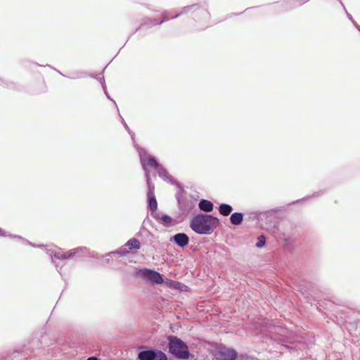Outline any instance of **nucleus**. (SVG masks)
<instances>
[{
  "label": "nucleus",
  "instance_id": "26",
  "mask_svg": "<svg viewBox=\"0 0 360 360\" xmlns=\"http://www.w3.org/2000/svg\"><path fill=\"white\" fill-rule=\"evenodd\" d=\"M114 255H118L120 256H125L129 253L125 246H122L116 250L112 251Z\"/></svg>",
  "mask_w": 360,
  "mask_h": 360
},
{
  "label": "nucleus",
  "instance_id": "32",
  "mask_svg": "<svg viewBox=\"0 0 360 360\" xmlns=\"http://www.w3.org/2000/svg\"><path fill=\"white\" fill-rule=\"evenodd\" d=\"M127 132L129 134V135L131 136V140L133 141L134 146L135 147V148L138 151V148H141V147L136 143V142L135 141V134L131 129H129V131H127Z\"/></svg>",
  "mask_w": 360,
  "mask_h": 360
},
{
  "label": "nucleus",
  "instance_id": "15",
  "mask_svg": "<svg viewBox=\"0 0 360 360\" xmlns=\"http://www.w3.org/2000/svg\"><path fill=\"white\" fill-rule=\"evenodd\" d=\"M50 255L53 259H56L59 260H65V259H70L73 258L72 252L70 250L65 252H60L56 251H52L50 250Z\"/></svg>",
  "mask_w": 360,
  "mask_h": 360
},
{
  "label": "nucleus",
  "instance_id": "45",
  "mask_svg": "<svg viewBox=\"0 0 360 360\" xmlns=\"http://www.w3.org/2000/svg\"><path fill=\"white\" fill-rule=\"evenodd\" d=\"M25 352V351H22V356H25V354H24Z\"/></svg>",
  "mask_w": 360,
  "mask_h": 360
},
{
  "label": "nucleus",
  "instance_id": "39",
  "mask_svg": "<svg viewBox=\"0 0 360 360\" xmlns=\"http://www.w3.org/2000/svg\"><path fill=\"white\" fill-rule=\"evenodd\" d=\"M86 360H99V359L96 356H90V357L87 358Z\"/></svg>",
  "mask_w": 360,
  "mask_h": 360
},
{
  "label": "nucleus",
  "instance_id": "5",
  "mask_svg": "<svg viewBox=\"0 0 360 360\" xmlns=\"http://www.w3.org/2000/svg\"><path fill=\"white\" fill-rule=\"evenodd\" d=\"M147 164L149 165V167H153L158 171V176L162 179H163L165 181H167L172 185L176 186L179 188H180L181 193L184 192V189L181 185V184L169 174L167 169L158 162L155 156L148 155Z\"/></svg>",
  "mask_w": 360,
  "mask_h": 360
},
{
  "label": "nucleus",
  "instance_id": "19",
  "mask_svg": "<svg viewBox=\"0 0 360 360\" xmlns=\"http://www.w3.org/2000/svg\"><path fill=\"white\" fill-rule=\"evenodd\" d=\"M165 283L169 288L175 290H183L184 288H186V285H185L184 283L172 279H167Z\"/></svg>",
  "mask_w": 360,
  "mask_h": 360
},
{
  "label": "nucleus",
  "instance_id": "30",
  "mask_svg": "<svg viewBox=\"0 0 360 360\" xmlns=\"http://www.w3.org/2000/svg\"><path fill=\"white\" fill-rule=\"evenodd\" d=\"M1 80V85H3L4 86L8 88V89H13L15 87V84L13 82H9V81H7V80H4L2 79H0Z\"/></svg>",
  "mask_w": 360,
  "mask_h": 360
},
{
  "label": "nucleus",
  "instance_id": "41",
  "mask_svg": "<svg viewBox=\"0 0 360 360\" xmlns=\"http://www.w3.org/2000/svg\"><path fill=\"white\" fill-rule=\"evenodd\" d=\"M147 8H148V9L152 10V8L149 6V5H147ZM153 11H157V12L159 11V10H155V9H153Z\"/></svg>",
  "mask_w": 360,
  "mask_h": 360
},
{
  "label": "nucleus",
  "instance_id": "37",
  "mask_svg": "<svg viewBox=\"0 0 360 360\" xmlns=\"http://www.w3.org/2000/svg\"><path fill=\"white\" fill-rule=\"evenodd\" d=\"M283 240H285V245H288L290 242V238L287 237L285 234H283Z\"/></svg>",
  "mask_w": 360,
  "mask_h": 360
},
{
  "label": "nucleus",
  "instance_id": "31",
  "mask_svg": "<svg viewBox=\"0 0 360 360\" xmlns=\"http://www.w3.org/2000/svg\"><path fill=\"white\" fill-rule=\"evenodd\" d=\"M338 1L340 2V5L342 6V7L343 8V9H344V11H345V13L347 15V17L352 22V24H354V22H356V21L354 20V18L352 16V15L347 12V11L345 6H344L343 3L342 2V1L341 0H338Z\"/></svg>",
  "mask_w": 360,
  "mask_h": 360
},
{
  "label": "nucleus",
  "instance_id": "13",
  "mask_svg": "<svg viewBox=\"0 0 360 360\" xmlns=\"http://www.w3.org/2000/svg\"><path fill=\"white\" fill-rule=\"evenodd\" d=\"M147 202L148 207L151 211V216H153V214L157 213L158 210V202L155 195V188L148 189Z\"/></svg>",
  "mask_w": 360,
  "mask_h": 360
},
{
  "label": "nucleus",
  "instance_id": "46",
  "mask_svg": "<svg viewBox=\"0 0 360 360\" xmlns=\"http://www.w3.org/2000/svg\"><path fill=\"white\" fill-rule=\"evenodd\" d=\"M105 68H106V67H105V68H103V72H102L101 74H103V72H104V70H105Z\"/></svg>",
  "mask_w": 360,
  "mask_h": 360
},
{
  "label": "nucleus",
  "instance_id": "8",
  "mask_svg": "<svg viewBox=\"0 0 360 360\" xmlns=\"http://www.w3.org/2000/svg\"><path fill=\"white\" fill-rule=\"evenodd\" d=\"M214 357L216 360H236L238 358V353L232 347L221 345L216 348Z\"/></svg>",
  "mask_w": 360,
  "mask_h": 360
},
{
  "label": "nucleus",
  "instance_id": "4",
  "mask_svg": "<svg viewBox=\"0 0 360 360\" xmlns=\"http://www.w3.org/2000/svg\"><path fill=\"white\" fill-rule=\"evenodd\" d=\"M190 11H192L193 18L196 22L206 23L211 18L210 13L206 8L200 4H194L184 6L180 12L172 16L171 18H177Z\"/></svg>",
  "mask_w": 360,
  "mask_h": 360
},
{
  "label": "nucleus",
  "instance_id": "11",
  "mask_svg": "<svg viewBox=\"0 0 360 360\" xmlns=\"http://www.w3.org/2000/svg\"><path fill=\"white\" fill-rule=\"evenodd\" d=\"M189 237L185 233H178L170 237L169 241L178 247L184 248L189 243Z\"/></svg>",
  "mask_w": 360,
  "mask_h": 360
},
{
  "label": "nucleus",
  "instance_id": "17",
  "mask_svg": "<svg viewBox=\"0 0 360 360\" xmlns=\"http://www.w3.org/2000/svg\"><path fill=\"white\" fill-rule=\"evenodd\" d=\"M198 207L201 211L207 213L213 210L214 205L209 200L201 199L198 202Z\"/></svg>",
  "mask_w": 360,
  "mask_h": 360
},
{
  "label": "nucleus",
  "instance_id": "43",
  "mask_svg": "<svg viewBox=\"0 0 360 360\" xmlns=\"http://www.w3.org/2000/svg\"><path fill=\"white\" fill-rule=\"evenodd\" d=\"M250 8H246V9H245V11H244L243 12L247 11L248 10H249V9H250Z\"/></svg>",
  "mask_w": 360,
  "mask_h": 360
},
{
  "label": "nucleus",
  "instance_id": "27",
  "mask_svg": "<svg viewBox=\"0 0 360 360\" xmlns=\"http://www.w3.org/2000/svg\"><path fill=\"white\" fill-rule=\"evenodd\" d=\"M88 77L95 78L97 81H98L102 86L103 90H105V79L103 77H101L100 76L95 75L94 74H89Z\"/></svg>",
  "mask_w": 360,
  "mask_h": 360
},
{
  "label": "nucleus",
  "instance_id": "16",
  "mask_svg": "<svg viewBox=\"0 0 360 360\" xmlns=\"http://www.w3.org/2000/svg\"><path fill=\"white\" fill-rule=\"evenodd\" d=\"M230 222L234 226H239L242 224L244 219V214L240 212H236L230 214Z\"/></svg>",
  "mask_w": 360,
  "mask_h": 360
},
{
  "label": "nucleus",
  "instance_id": "34",
  "mask_svg": "<svg viewBox=\"0 0 360 360\" xmlns=\"http://www.w3.org/2000/svg\"><path fill=\"white\" fill-rule=\"evenodd\" d=\"M112 255H114V254L112 253V252H110L106 253L105 255L103 256L105 258V260L107 264H108L110 262V261L111 260Z\"/></svg>",
  "mask_w": 360,
  "mask_h": 360
},
{
  "label": "nucleus",
  "instance_id": "23",
  "mask_svg": "<svg viewBox=\"0 0 360 360\" xmlns=\"http://www.w3.org/2000/svg\"><path fill=\"white\" fill-rule=\"evenodd\" d=\"M72 257H79L82 255H86L88 253V249L86 247L84 246H80L77 247L76 248L70 250Z\"/></svg>",
  "mask_w": 360,
  "mask_h": 360
},
{
  "label": "nucleus",
  "instance_id": "21",
  "mask_svg": "<svg viewBox=\"0 0 360 360\" xmlns=\"http://www.w3.org/2000/svg\"><path fill=\"white\" fill-rule=\"evenodd\" d=\"M0 236H8V237H11V238H19V239H21V240H25L28 245H31V246H33V247H42L43 245H36L35 244L32 243V242H30L28 241L27 240H25L24 238H22L21 236H18V235H13V234H11V233H7L4 229H2L1 228H0Z\"/></svg>",
  "mask_w": 360,
  "mask_h": 360
},
{
  "label": "nucleus",
  "instance_id": "29",
  "mask_svg": "<svg viewBox=\"0 0 360 360\" xmlns=\"http://www.w3.org/2000/svg\"><path fill=\"white\" fill-rule=\"evenodd\" d=\"M136 236H144L145 237H152L153 235L151 233L146 229L143 228L139 232L136 233Z\"/></svg>",
  "mask_w": 360,
  "mask_h": 360
},
{
  "label": "nucleus",
  "instance_id": "20",
  "mask_svg": "<svg viewBox=\"0 0 360 360\" xmlns=\"http://www.w3.org/2000/svg\"><path fill=\"white\" fill-rule=\"evenodd\" d=\"M125 247H128L130 250H137L140 249L141 245L138 239L133 238L129 239L124 245Z\"/></svg>",
  "mask_w": 360,
  "mask_h": 360
},
{
  "label": "nucleus",
  "instance_id": "18",
  "mask_svg": "<svg viewBox=\"0 0 360 360\" xmlns=\"http://www.w3.org/2000/svg\"><path fill=\"white\" fill-rule=\"evenodd\" d=\"M220 214L224 217L229 216L233 211V207L231 205L227 203H220L218 207Z\"/></svg>",
  "mask_w": 360,
  "mask_h": 360
},
{
  "label": "nucleus",
  "instance_id": "14",
  "mask_svg": "<svg viewBox=\"0 0 360 360\" xmlns=\"http://www.w3.org/2000/svg\"><path fill=\"white\" fill-rule=\"evenodd\" d=\"M155 25H160L159 21L158 20L157 18L144 17L141 20V25L136 29V30L134 31V33L141 30L145 26L147 27L148 28H150Z\"/></svg>",
  "mask_w": 360,
  "mask_h": 360
},
{
  "label": "nucleus",
  "instance_id": "35",
  "mask_svg": "<svg viewBox=\"0 0 360 360\" xmlns=\"http://www.w3.org/2000/svg\"><path fill=\"white\" fill-rule=\"evenodd\" d=\"M120 119H121V122L123 124L124 129L127 131H129L130 129H129V126L127 125V124L126 123V122L124 121V118L120 115Z\"/></svg>",
  "mask_w": 360,
  "mask_h": 360
},
{
  "label": "nucleus",
  "instance_id": "38",
  "mask_svg": "<svg viewBox=\"0 0 360 360\" xmlns=\"http://www.w3.org/2000/svg\"><path fill=\"white\" fill-rule=\"evenodd\" d=\"M354 26L356 28L358 31L360 32V25L356 23V22H354Z\"/></svg>",
  "mask_w": 360,
  "mask_h": 360
},
{
  "label": "nucleus",
  "instance_id": "3",
  "mask_svg": "<svg viewBox=\"0 0 360 360\" xmlns=\"http://www.w3.org/2000/svg\"><path fill=\"white\" fill-rule=\"evenodd\" d=\"M168 352L176 359L188 360L191 354L187 344L176 335L167 337Z\"/></svg>",
  "mask_w": 360,
  "mask_h": 360
},
{
  "label": "nucleus",
  "instance_id": "7",
  "mask_svg": "<svg viewBox=\"0 0 360 360\" xmlns=\"http://www.w3.org/2000/svg\"><path fill=\"white\" fill-rule=\"evenodd\" d=\"M138 360H168L162 351L148 346H141L137 356Z\"/></svg>",
  "mask_w": 360,
  "mask_h": 360
},
{
  "label": "nucleus",
  "instance_id": "25",
  "mask_svg": "<svg viewBox=\"0 0 360 360\" xmlns=\"http://www.w3.org/2000/svg\"><path fill=\"white\" fill-rule=\"evenodd\" d=\"M266 241V238L264 236V235H263V234L260 235L259 236L257 237L255 246L257 248H264L265 246Z\"/></svg>",
  "mask_w": 360,
  "mask_h": 360
},
{
  "label": "nucleus",
  "instance_id": "1",
  "mask_svg": "<svg viewBox=\"0 0 360 360\" xmlns=\"http://www.w3.org/2000/svg\"><path fill=\"white\" fill-rule=\"evenodd\" d=\"M257 330L263 341L270 340L289 349H294L293 345L298 342L297 336L273 320L263 319L257 323Z\"/></svg>",
  "mask_w": 360,
  "mask_h": 360
},
{
  "label": "nucleus",
  "instance_id": "28",
  "mask_svg": "<svg viewBox=\"0 0 360 360\" xmlns=\"http://www.w3.org/2000/svg\"><path fill=\"white\" fill-rule=\"evenodd\" d=\"M171 19V17L168 15L167 11L165 10L162 13L161 18L160 20L159 21V25H162L165 22H167Z\"/></svg>",
  "mask_w": 360,
  "mask_h": 360
},
{
  "label": "nucleus",
  "instance_id": "24",
  "mask_svg": "<svg viewBox=\"0 0 360 360\" xmlns=\"http://www.w3.org/2000/svg\"><path fill=\"white\" fill-rule=\"evenodd\" d=\"M57 72H58L60 75H62L63 77H68L70 79H80V78H83V77H88L89 74H87L86 72H75L73 74V75L72 76H67V75H65L64 74H63L60 71L53 68Z\"/></svg>",
  "mask_w": 360,
  "mask_h": 360
},
{
  "label": "nucleus",
  "instance_id": "44",
  "mask_svg": "<svg viewBox=\"0 0 360 360\" xmlns=\"http://www.w3.org/2000/svg\"><path fill=\"white\" fill-rule=\"evenodd\" d=\"M252 214H254V217L257 216V214L255 212H252Z\"/></svg>",
  "mask_w": 360,
  "mask_h": 360
},
{
  "label": "nucleus",
  "instance_id": "40",
  "mask_svg": "<svg viewBox=\"0 0 360 360\" xmlns=\"http://www.w3.org/2000/svg\"><path fill=\"white\" fill-rule=\"evenodd\" d=\"M309 198V196L307 197V198ZM304 199H306V198H302V199H300V200H304ZM298 201H300V200H297L296 201H292V202L291 204H294V203H295V202H297Z\"/></svg>",
  "mask_w": 360,
  "mask_h": 360
},
{
  "label": "nucleus",
  "instance_id": "42",
  "mask_svg": "<svg viewBox=\"0 0 360 360\" xmlns=\"http://www.w3.org/2000/svg\"><path fill=\"white\" fill-rule=\"evenodd\" d=\"M319 192H316L314 193L312 196L315 197V196H319Z\"/></svg>",
  "mask_w": 360,
  "mask_h": 360
},
{
  "label": "nucleus",
  "instance_id": "6",
  "mask_svg": "<svg viewBox=\"0 0 360 360\" xmlns=\"http://www.w3.org/2000/svg\"><path fill=\"white\" fill-rule=\"evenodd\" d=\"M133 276L141 278L145 281L152 284H161L163 283V276L157 271L148 268H136Z\"/></svg>",
  "mask_w": 360,
  "mask_h": 360
},
{
  "label": "nucleus",
  "instance_id": "47",
  "mask_svg": "<svg viewBox=\"0 0 360 360\" xmlns=\"http://www.w3.org/2000/svg\"><path fill=\"white\" fill-rule=\"evenodd\" d=\"M48 67H50L51 68H53L50 65H46Z\"/></svg>",
  "mask_w": 360,
  "mask_h": 360
},
{
  "label": "nucleus",
  "instance_id": "33",
  "mask_svg": "<svg viewBox=\"0 0 360 360\" xmlns=\"http://www.w3.org/2000/svg\"><path fill=\"white\" fill-rule=\"evenodd\" d=\"M20 354V352L18 350H14L12 353L7 354V358L10 360H14Z\"/></svg>",
  "mask_w": 360,
  "mask_h": 360
},
{
  "label": "nucleus",
  "instance_id": "12",
  "mask_svg": "<svg viewBox=\"0 0 360 360\" xmlns=\"http://www.w3.org/2000/svg\"><path fill=\"white\" fill-rule=\"evenodd\" d=\"M157 221L163 224L165 227H171L176 224L175 220L168 214H160V213H154L152 216Z\"/></svg>",
  "mask_w": 360,
  "mask_h": 360
},
{
  "label": "nucleus",
  "instance_id": "22",
  "mask_svg": "<svg viewBox=\"0 0 360 360\" xmlns=\"http://www.w3.org/2000/svg\"><path fill=\"white\" fill-rule=\"evenodd\" d=\"M297 0H283L282 5L286 10H292L295 8L300 6Z\"/></svg>",
  "mask_w": 360,
  "mask_h": 360
},
{
  "label": "nucleus",
  "instance_id": "9",
  "mask_svg": "<svg viewBox=\"0 0 360 360\" xmlns=\"http://www.w3.org/2000/svg\"><path fill=\"white\" fill-rule=\"evenodd\" d=\"M138 153H139V155L140 162H141L142 169H143V170L144 171V173H145V176H146V184H147L148 189L152 188H155V185L152 182L150 171H149V169L148 168V166H149V165L147 164V157H148L147 156V152H146V150L144 148H138Z\"/></svg>",
  "mask_w": 360,
  "mask_h": 360
},
{
  "label": "nucleus",
  "instance_id": "10",
  "mask_svg": "<svg viewBox=\"0 0 360 360\" xmlns=\"http://www.w3.org/2000/svg\"><path fill=\"white\" fill-rule=\"evenodd\" d=\"M183 193H181L180 188L176 193V199L178 202L179 209L183 214H188L194 207L195 204L191 200L182 197Z\"/></svg>",
  "mask_w": 360,
  "mask_h": 360
},
{
  "label": "nucleus",
  "instance_id": "2",
  "mask_svg": "<svg viewBox=\"0 0 360 360\" xmlns=\"http://www.w3.org/2000/svg\"><path fill=\"white\" fill-rule=\"evenodd\" d=\"M219 225V219L202 212L194 214L189 221L191 229L198 235H210Z\"/></svg>",
  "mask_w": 360,
  "mask_h": 360
},
{
  "label": "nucleus",
  "instance_id": "36",
  "mask_svg": "<svg viewBox=\"0 0 360 360\" xmlns=\"http://www.w3.org/2000/svg\"><path fill=\"white\" fill-rule=\"evenodd\" d=\"M103 91H104V93H105V96H107V98H108L109 100L112 101V102L116 105L115 101L114 100H112V99L111 98V97L110 96V95L108 94V91H107V90H106V88L105 89V90H103Z\"/></svg>",
  "mask_w": 360,
  "mask_h": 360
}]
</instances>
